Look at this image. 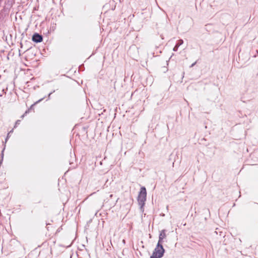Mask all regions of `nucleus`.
<instances>
[{
    "instance_id": "nucleus-11",
    "label": "nucleus",
    "mask_w": 258,
    "mask_h": 258,
    "mask_svg": "<svg viewBox=\"0 0 258 258\" xmlns=\"http://www.w3.org/2000/svg\"><path fill=\"white\" fill-rule=\"evenodd\" d=\"M51 94H52V93H50L49 94V95H48V97H50V95H51Z\"/></svg>"
},
{
    "instance_id": "nucleus-8",
    "label": "nucleus",
    "mask_w": 258,
    "mask_h": 258,
    "mask_svg": "<svg viewBox=\"0 0 258 258\" xmlns=\"http://www.w3.org/2000/svg\"><path fill=\"white\" fill-rule=\"evenodd\" d=\"M196 63H197V62H196H196H195L194 63H193L190 66V68L193 67L196 64Z\"/></svg>"
},
{
    "instance_id": "nucleus-13",
    "label": "nucleus",
    "mask_w": 258,
    "mask_h": 258,
    "mask_svg": "<svg viewBox=\"0 0 258 258\" xmlns=\"http://www.w3.org/2000/svg\"><path fill=\"white\" fill-rule=\"evenodd\" d=\"M112 197V195H111L110 196V198H111Z\"/></svg>"
},
{
    "instance_id": "nucleus-3",
    "label": "nucleus",
    "mask_w": 258,
    "mask_h": 258,
    "mask_svg": "<svg viewBox=\"0 0 258 258\" xmlns=\"http://www.w3.org/2000/svg\"><path fill=\"white\" fill-rule=\"evenodd\" d=\"M42 40V36L38 33H35L32 36V40L35 42H40Z\"/></svg>"
},
{
    "instance_id": "nucleus-4",
    "label": "nucleus",
    "mask_w": 258,
    "mask_h": 258,
    "mask_svg": "<svg viewBox=\"0 0 258 258\" xmlns=\"http://www.w3.org/2000/svg\"><path fill=\"white\" fill-rule=\"evenodd\" d=\"M166 236V233H165V230H162L161 231V232H160V234L159 235V240H158V242L159 243H162V241H163V239L165 238Z\"/></svg>"
},
{
    "instance_id": "nucleus-12",
    "label": "nucleus",
    "mask_w": 258,
    "mask_h": 258,
    "mask_svg": "<svg viewBox=\"0 0 258 258\" xmlns=\"http://www.w3.org/2000/svg\"><path fill=\"white\" fill-rule=\"evenodd\" d=\"M24 116V115H22L21 117L23 118Z\"/></svg>"
},
{
    "instance_id": "nucleus-2",
    "label": "nucleus",
    "mask_w": 258,
    "mask_h": 258,
    "mask_svg": "<svg viewBox=\"0 0 258 258\" xmlns=\"http://www.w3.org/2000/svg\"><path fill=\"white\" fill-rule=\"evenodd\" d=\"M164 252L165 250L162 244L158 243L152 255L157 258H161L163 256Z\"/></svg>"
},
{
    "instance_id": "nucleus-9",
    "label": "nucleus",
    "mask_w": 258,
    "mask_h": 258,
    "mask_svg": "<svg viewBox=\"0 0 258 258\" xmlns=\"http://www.w3.org/2000/svg\"><path fill=\"white\" fill-rule=\"evenodd\" d=\"M13 132V129H12L10 132L8 133V136L10 135V134L12 133Z\"/></svg>"
},
{
    "instance_id": "nucleus-10",
    "label": "nucleus",
    "mask_w": 258,
    "mask_h": 258,
    "mask_svg": "<svg viewBox=\"0 0 258 258\" xmlns=\"http://www.w3.org/2000/svg\"><path fill=\"white\" fill-rule=\"evenodd\" d=\"M9 137H10V135H9V136H8V135H7V138H6V142H7V140H8V139H9Z\"/></svg>"
},
{
    "instance_id": "nucleus-1",
    "label": "nucleus",
    "mask_w": 258,
    "mask_h": 258,
    "mask_svg": "<svg viewBox=\"0 0 258 258\" xmlns=\"http://www.w3.org/2000/svg\"><path fill=\"white\" fill-rule=\"evenodd\" d=\"M147 192L145 187H142L138 197V202L141 208H142L145 205L146 200Z\"/></svg>"
},
{
    "instance_id": "nucleus-5",
    "label": "nucleus",
    "mask_w": 258,
    "mask_h": 258,
    "mask_svg": "<svg viewBox=\"0 0 258 258\" xmlns=\"http://www.w3.org/2000/svg\"><path fill=\"white\" fill-rule=\"evenodd\" d=\"M183 41L182 39H180L178 41L177 43L173 48V50L174 51H176L178 50V47L183 44Z\"/></svg>"
},
{
    "instance_id": "nucleus-14",
    "label": "nucleus",
    "mask_w": 258,
    "mask_h": 258,
    "mask_svg": "<svg viewBox=\"0 0 258 258\" xmlns=\"http://www.w3.org/2000/svg\"><path fill=\"white\" fill-rule=\"evenodd\" d=\"M123 242L125 243V240H123Z\"/></svg>"
},
{
    "instance_id": "nucleus-7",
    "label": "nucleus",
    "mask_w": 258,
    "mask_h": 258,
    "mask_svg": "<svg viewBox=\"0 0 258 258\" xmlns=\"http://www.w3.org/2000/svg\"><path fill=\"white\" fill-rule=\"evenodd\" d=\"M43 99H44V98H41V99H39V100H38L37 101H36V102L34 104V105H35V104H37V103H38L40 102V101H41Z\"/></svg>"
},
{
    "instance_id": "nucleus-6",
    "label": "nucleus",
    "mask_w": 258,
    "mask_h": 258,
    "mask_svg": "<svg viewBox=\"0 0 258 258\" xmlns=\"http://www.w3.org/2000/svg\"><path fill=\"white\" fill-rule=\"evenodd\" d=\"M20 120H17L15 123V126H14V127L16 128L18 125H19L20 124Z\"/></svg>"
}]
</instances>
